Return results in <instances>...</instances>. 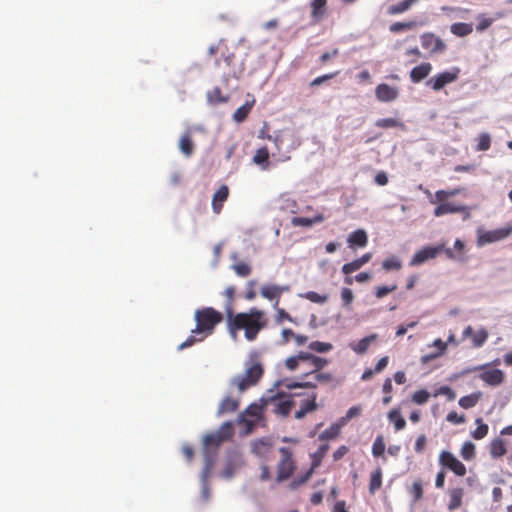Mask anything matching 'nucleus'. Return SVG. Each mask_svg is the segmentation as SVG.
Wrapping results in <instances>:
<instances>
[{
    "instance_id": "obj_1",
    "label": "nucleus",
    "mask_w": 512,
    "mask_h": 512,
    "mask_svg": "<svg viewBox=\"0 0 512 512\" xmlns=\"http://www.w3.org/2000/svg\"><path fill=\"white\" fill-rule=\"evenodd\" d=\"M227 329L232 336L243 330L248 341H254L261 330L267 327L268 319L264 311L251 308L247 312L234 313L230 307L226 310Z\"/></svg>"
},
{
    "instance_id": "obj_2",
    "label": "nucleus",
    "mask_w": 512,
    "mask_h": 512,
    "mask_svg": "<svg viewBox=\"0 0 512 512\" xmlns=\"http://www.w3.org/2000/svg\"><path fill=\"white\" fill-rule=\"evenodd\" d=\"M232 436L233 425L229 421L224 422L217 431L204 436L203 445L207 469L214 464V455H211L210 450L217 449L223 442L229 440Z\"/></svg>"
},
{
    "instance_id": "obj_3",
    "label": "nucleus",
    "mask_w": 512,
    "mask_h": 512,
    "mask_svg": "<svg viewBox=\"0 0 512 512\" xmlns=\"http://www.w3.org/2000/svg\"><path fill=\"white\" fill-rule=\"evenodd\" d=\"M196 328L192 330L194 334H201L204 337L211 335L215 327L223 321L221 312L212 307L198 309L195 312Z\"/></svg>"
},
{
    "instance_id": "obj_4",
    "label": "nucleus",
    "mask_w": 512,
    "mask_h": 512,
    "mask_svg": "<svg viewBox=\"0 0 512 512\" xmlns=\"http://www.w3.org/2000/svg\"><path fill=\"white\" fill-rule=\"evenodd\" d=\"M280 458L276 466V483H281L288 480L296 470V461L294 459V452L289 447L279 448Z\"/></svg>"
},
{
    "instance_id": "obj_5",
    "label": "nucleus",
    "mask_w": 512,
    "mask_h": 512,
    "mask_svg": "<svg viewBox=\"0 0 512 512\" xmlns=\"http://www.w3.org/2000/svg\"><path fill=\"white\" fill-rule=\"evenodd\" d=\"M306 361L313 362V369L310 371V373L317 372L328 364V360L325 358L316 356L309 352L300 351L298 354L288 357L285 360V367L290 371H295Z\"/></svg>"
},
{
    "instance_id": "obj_6",
    "label": "nucleus",
    "mask_w": 512,
    "mask_h": 512,
    "mask_svg": "<svg viewBox=\"0 0 512 512\" xmlns=\"http://www.w3.org/2000/svg\"><path fill=\"white\" fill-rule=\"evenodd\" d=\"M263 375V368L259 363H253L241 376L234 377L231 385L236 386L240 393L255 385Z\"/></svg>"
},
{
    "instance_id": "obj_7",
    "label": "nucleus",
    "mask_w": 512,
    "mask_h": 512,
    "mask_svg": "<svg viewBox=\"0 0 512 512\" xmlns=\"http://www.w3.org/2000/svg\"><path fill=\"white\" fill-rule=\"evenodd\" d=\"M439 464L442 467L451 470L457 476L462 477L466 474L465 465L449 451H442L440 453Z\"/></svg>"
},
{
    "instance_id": "obj_8",
    "label": "nucleus",
    "mask_w": 512,
    "mask_h": 512,
    "mask_svg": "<svg viewBox=\"0 0 512 512\" xmlns=\"http://www.w3.org/2000/svg\"><path fill=\"white\" fill-rule=\"evenodd\" d=\"M438 206L434 209V216L441 217L451 213H463V219L467 220L471 217L470 208L466 205H460L449 202H438Z\"/></svg>"
},
{
    "instance_id": "obj_9",
    "label": "nucleus",
    "mask_w": 512,
    "mask_h": 512,
    "mask_svg": "<svg viewBox=\"0 0 512 512\" xmlns=\"http://www.w3.org/2000/svg\"><path fill=\"white\" fill-rule=\"evenodd\" d=\"M444 250V244H440L437 246H426L421 250L417 251L412 257L409 265L410 266H418L422 263L434 259L437 255Z\"/></svg>"
},
{
    "instance_id": "obj_10",
    "label": "nucleus",
    "mask_w": 512,
    "mask_h": 512,
    "mask_svg": "<svg viewBox=\"0 0 512 512\" xmlns=\"http://www.w3.org/2000/svg\"><path fill=\"white\" fill-rule=\"evenodd\" d=\"M420 39L422 47L432 54L441 53L446 50V44L433 33H423Z\"/></svg>"
},
{
    "instance_id": "obj_11",
    "label": "nucleus",
    "mask_w": 512,
    "mask_h": 512,
    "mask_svg": "<svg viewBox=\"0 0 512 512\" xmlns=\"http://www.w3.org/2000/svg\"><path fill=\"white\" fill-rule=\"evenodd\" d=\"M458 73H459V69H455L454 71H445V72L439 73L438 75L432 77L427 82V84L431 85L433 90L439 91L447 84L454 82L458 78Z\"/></svg>"
},
{
    "instance_id": "obj_12",
    "label": "nucleus",
    "mask_w": 512,
    "mask_h": 512,
    "mask_svg": "<svg viewBox=\"0 0 512 512\" xmlns=\"http://www.w3.org/2000/svg\"><path fill=\"white\" fill-rule=\"evenodd\" d=\"M288 291L287 286H278V285H264L261 288V295L270 301L275 300L273 304V308L277 309L279 305V300L283 292Z\"/></svg>"
},
{
    "instance_id": "obj_13",
    "label": "nucleus",
    "mask_w": 512,
    "mask_h": 512,
    "mask_svg": "<svg viewBox=\"0 0 512 512\" xmlns=\"http://www.w3.org/2000/svg\"><path fill=\"white\" fill-rule=\"evenodd\" d=\"M375 95L376 98L381 102H391L398 97L399 91L396 87L382 83L375 88Z\"/></svg>"
},
{
    "instance_id": "obj_14",
    "label": "nucleus",
    "mask_w": 512,
    "mask_h": 512,
    "mask_svg": "<svg viewBox=\"0 0 512 512\" xmlns=\"http://www.w3.org/2000/svg\"><path fill=\"white\" fill-rule=\"evenodd\" d=\"M251 450L257 457L267 460L272 454V444L268 439H258L252 442Z\"/></svg>"
},
{
    "instance_id": "obj_15",
    "label": "nucleus",
    "mask_w": 512,
    "mask_h": 512,
    "mask_svg": "<svg viewBox=\"0 0 512 512\" xmlns=\"http://www.w3.org/2000/svg\"><path fill=\"white\" fill-rule=\"evenodd\" d=\"M503 372L496 368H482L479 378L489 385H499L503 381Z\"/></svg>"
},
{
    "instance_id": "obj_16",
    "label": "nucleus",
    "mask_w": 512,
    "mask_h": 512,
    "mask_svg": "<svg viewBox=\"0 0 512 512\" xmlns=\"http://www.w3.org/2000/svg\"><path fill=\"white\" fill-rule=\"evenodd\" d=\"M462 336L463 339L471 338L474 347H481L488 338V332L485 329L474 331L471 326H467Z\"/></svg>"
},
{
    "instance_id": "obj_17",
    "label": "nucleus",
    "mask_w": 512,
    "mask_h": 512,
    "mask_svg": "<svg viewBox=\"0 0 512 512\" xmlns=\"http://www.w3.org/2000/svg\"><path fill=\"white\" fill-rule=\"evenodd\" d=\"M229 197V188L227 185H222L213 194L212 197V209L215 214H219L223 208L224 202Z\"/></svg>"
},
{
    "instance_id": "obj_18",
    "label": "nucleus",
    "mask_w": 512,
    "mask_h": 512,
    "mask_svg": "<svg viewBox=\"0 0 512 512\" xmlns=\"http://www.w3.org/2000/svg\"><path fill=\"white\" fill-rule=\"evenodd\" d=\"M509 230H493V231H487L484 233H481L478 236V244L479 245H485L488 243H492L498 240H501L508 236Z\"/></svg>"
},
{
    "instance_id": "obj_19",
    "label": "nucleus",
    "mask_w": 512,
    "mask_h": 512,
    "mask_svg": "<svg viewBox=\"0 0 512 512\" xmlns=\"http://www.w3.org/2000/svg\"><path fill=\"white\" fill-rule=\"evenodd\" d=\"M347 242L350 248L360 247L363 248L368 243V235L365 230L358 229L349 234Z\"/></svg>"
},
{
    "instance_id": "obj_20",
    "label": "nucleus",
    "mask_w": 512,
    "mask_h": 512,
    "mask_svg": "<svg viewBox=\"0 0 512 512\" xmlns=\"http://www.w3.org/2000/svg\"><path fill=\"white\" fill-rule=\"evenodd\" d=\"M448 495H449V502L447 504L448 510L455 511V510L459 509L462 505L464 489L461 487L449 489Z\"/></svg>"
},
{
    "instance_id": "obj_21",
    "label": "nucleus",
    "mask_w": 512,
    "mask_h": 512,
    "mask_svg": "<svg viewBox=\"0 0 512 512\" xmlns=\"http://www.w3.org/2000/svg\"><path fill=\"white\" fill-rule=\"evenodd\" d=\"M432 65L428 62L421 63L414 67L410 72V79L413 83H419L425 79L431 72Z\"/></svg>"
},
{
    "instance_id": "obj_22",
    "label": "nucleus",
    "mask_w": 512,
    "mask_h": 512,
    "mask_svg": "<svg viewBox=\"0 0 512 512\" xmlns=\"http://www.w3.org/2000/svg\"><path fill=\"white\" fill-rule=\"evenodd\" d=\"M240 401L237 398L226 396L219 404L217 415L221 416L235 412L239 407Z\"/></svg>"
},
{
    "instance_id": "obj_23",
    "label": "nucleus",
    "mask_w": 512,
    "mask_h": 512,
    "mask_svg": "<svg viewBox=\"0 0 512 512\" xmlns=\"http://www.w3.org/2000/svg\"><path fill=\"white\" fill-rule=\"evenodd\" d=\"M378 338L377 334H371L359 340L358 342L350 343V348L359 355L365 354L369 348V345L376 341Z\"/></svg>"
},
{
    "instance_id": "obj_24",
    "label": "nucleus",
    "mask_w": 512,
    "mask_h": 512,
    "mask_svg": "<svg viewBox=\"0 0 512 512\" xmlns=\"http://www.w3.org/2000/svg\"><path fill=\"white\" fill-rule=\"evenodd\" d=\"M317 395L314 393L311 399H306L301 402L299 410L295 412L296 419H302L306 416L307 413L312 412L317 409L316 403Z\"/></svg>"
},
{
    "instance_id": "obj_25",
    "label": "nucleus",
    "mask_w": 512,
    "mask_h": 512,
    "mask_svg": "<svg viewBox=\"0 0 512 512\" xmlns=\"http://www.w3.org/2000/svg\"><path fill=\"white\" fill-rule=\"evenodd\" d=\"M324 221V216L321 213L314 215L311 218L308 217H293L291 219V224L294 227L303 226V227H311L314 224H318Z\"/></svg>"
},
{
    "instance_id": "obj_26",
    "label": "nucleus",
    "mask_w": 512,
    "mask_h": 512,
    "mask_svg": "<svg viewBox=\"0 0 512 512\" xmlns=\"http://www.w3.org/2000/svg\"><path fill=\"white\" fill-rule=\"evenodd\" d=\"M274 412L283 417L289 415L294 401L290 398L287 399H275L274 401Z\"/></svg>"
},
{
    "instance_id": "obj_27",
    "label": "nucleus",
    "mask_w": 512,
    "mask_h": 512,
    "mask_svg": "<svg viewBox=\"0 0 512 512\" xmlns=\"http://www.w3.org/2000/svg\"><path fill=\"white\" fill-rule=\"evenodd\" d=\"M254 104V99H252L251 101H246L243 105L236 109V111L233 114V120L237 123L245 121L249 113L251 112Z\"/></svg>"
},
{
    "instance_id": "obj_28",
    "label": "nucleus",
    "mask_w": 512,
    "mask_h": 512,
    "mask_svg": "<svg viewBox=\"0 0 512 512\" xmlns=\"http://www.w3.org/2000/svg\"><path fill=\"white\" fill-rule=\"evenodd\" d=\"M382 477L383 472L380 467H377L375 470H373L370 474V481H369V493L371 495H374L376 491H378L382 486Z\"/></svg>"
},
{
    "instance_id": "obj_29",
    "label": "nucleus",
    "mask_w": 512,
    "mask_h": 512,
    "mask_svg": "<svg viewBox=\"0 0 512 512\" xmlns=\"http://www.w3.org/2000/svg\"><path fill=\"white\" fill-rule=\"evenodd\" d=\"M328 450H329V445L322 444L318 447V449L313 454H311V466L309 468L310 470H312L314 472L315 469L321 465Z\"/></svg>"
},
{
    "instance_id": "obj_30",
    "label": "nucleus",
    "mask_w": 512,
    "mask_h": 512,
    "mask_svg": "<svg viewBox=\"0 0 512 512\" xmlns=\"http://www.w3.org/2000/svg\"><path fill=\"white\" fill-rule=\"evenodd\" d=\"M344 425L341 424L340 420L337 422V423H333L329 428H327L326 430H324L320 435H319V440L321 441H327V440H334L336 439L340 433H341V428L343 427Z\"/></svg>"
},
{
    "instance_id": "obj_31",
    "label": "nucleus",
    "mask_w": 512,
    "mask_h": 512,
    "mask_svg": "<svg viewBox=\"0 0 512 512\" xmlns=\"http://www.w3.org/2000/svg\"><path fill=\"white\" fill-rule=\"evenodd\" d=\"M388 420L394 424V428L396 431L403 430L406 427V421L402 417L399 409L394 408L388 412L387 415Z\"/></svg>"
},
{
    "instance_id": "obj_32",
    "label": "nucleus",
    "mask_w": 512,
    "mask_h": 512,
    "mask_svg": "<svg viewBox=\"0 0 512 512\" xmlns=\"http://www.w3.org/2000/svg\"><path fill=\"white\" fill-rule=\"evenodd\" d=\"M269 150L266 146L259 148L253 156V162L257 165H261L262 169L266 170L269 166Z\"/></svg>"
},
{
    "instance_id": "obj_33",
    "label": "nucleus",
    "mask_w": 512,
    "mask_h": 512,
    "mask_svg": "<svg viewBox=\"0 0 512 512\" xmlns=\"http://www.w3.org/2000/svg\"><path fill=\"white\" fill-rule=\"evenodd\" d=\"M464 191V188H454L451 190H438L435 192V200H431V203L444 202L449 197H454Z\"/></svg>"
},
{
    "instance_id": "obj_34",
    "label": "nucleus",
    "mask_w": 512,
    "mask_h": 512,
    "mask_svg": "<svg viewBox=\"0 0 512 512\" xmlns=\"http://www.w3.org/2000/svg\"><path fill=\"white\" fill-rule=\"evenodd\" d=\"M179 148L181 152L187 157L193 154L194 144L189 133L182 135L179 141Z\"/></svg>"
},
{
    "instance_id": "obj_35",
    "label": "nucleus",
    "mask_w": 512,
    "mask_h": 512,
    "mask_svg": "<svg viewBox=\"0 0 512 512\" xmlns=\"http://www.w3.org/2000/svg\"><path fill=\"white\" fill-rule=\"evenodd\" d=\"M418 0H403L395 5H391L388 8V14L397 15L406 12L410 7Z\"/></svg>"
},
{
    "instance_id": "obj_36",
    "label": "nucleus",
    "mask_w": 512,
    "mask_h": 512,
    "mask_svg": "<svg viewBox=\"0 0 512 512\" xmlns=\"http://www.w3.org/2000/svg\"><path fill=\"white\" fill-rule=\"evenodd\" d=\"M375 125L377 127H379V128H382V129H389V128L405 129V124L403 122H401L400 120L395 119V118L378 119L375 122Z\"/></svg>"
},
{
    "instance_id": "obj_37",
    "label": "nucleus",
    "mask_w": 512,
    "mask_h": 512,
    "mask_svg": "<svg viewBox=\"0 0 512 512\" xmlns=\"http://www.w3.org/2000/svg\"><path fill=\"white\" fill-rule=\"evenodd\" d=\"M506 453L505 443L502 439L497 438L490 443V454L493 458H499Z\"/></svg>"
},
{
    "instance_id": "obj_38",
    "label": "nucleus",
    "mask_w": 512,
    "mask_h": 512,
    "mask_svg": "<svg viewBox=\"0 0 512 512\" xmlns=\"http://www.w3.org/2000/svg\"><path fill=\"white\" fill-rule=\"evenodd\" d=\"M481 396H482L481 392L472 393V394L461 397L459 399L458 403L463 409H469V408L474 407L478 403Z\"/></svg>"
},
{
    "instance_id": "obj_39",
    "label": "nucleus",
    "mask_w": 512,
    "mask_h": 512,
    "mask_svg": "<svg viewBox=\"0 0 512 512\" xmlns=\"http://www.w3.org/2000/svg\"><path fill=\"white\" fill-rule=\"evenodd\" d=\"M472 31V24L459 22L451 25V32L459 37H465L472 33Z\"/></svg>"
},
{
    "instance_id": "obj_40",
    "label": "nucleus",
    "mask_w": 512,
    "mask_h": 512,
    "mask_svg": "<svg viewBox=\"0 0 512 512\" xmlns=\"http://www.w3.org/2000/svg\"><path fill=\"white\" fill-rule=\"evenodd\" d=\"M418 26L417 21H408V22H394L389 26V31L391 33H400L406 30L413 29Z\"/></svg>"
},
{
    "instance_id": "obj_41",
    "label": "nucleus",
    "mask_w": 512,
    "mask_h": 512,
    "mask_svg": "<svg viewBox=\"0 0 512 512\" xmlns=\"http://www.w3.org/2000/svg\"><path fill=\"white\" fill-rule=\"evenodd\" d=\"M433 346H435L437 349H438V352L435 353V354H430V355H426V356H423L421 358V361L422 363H427L429 362L430 360L432 359H435L437 357H439L440 355H442L446 349H447V343L442 341L441 339H436L434 340L433 342Z\"/></svg>"
},
{
    "instance_id": "obj_42",
    "label": "nucleus",
    "mask_w": 512,
    "mask_h": 512,
    "mask_svg": "<svg viewBox=\"0 0 512 512\" xmlns=\"http://www.w3.org/2000/svg\"><path fill=\"white\" fill-rule=\"evenodd\" d=\"M327 0H313L311 3V15L315 20H319L325 13Z\"/></svg>"
},
{
    "instance_id": "obj_43",
    "label": "nucleus",
    "mask_w": 512,
    "mask_h": 512,
    "mask_svg": "<svg viewBox=\"0 0 512 512\" xmlns=\"http://www.w3.org/2000/svg\"><path fill=\"white\" fill-rule=\"evenodd\" d=\"M475 422L477 428L471 432V436L476 440L483 439L488 434V425L483 422L482 418H477Z\"/></svg>"
},
{
    "instance_id": "obj_44",
    "label": "nucleus",
    "mask_w": 512,
    "mask_h": 512,
    "mask_svg": "<svg viewBox=\"0 0 512 512\" xmlns=\"http://www.w3.org/2000/svg\"><path fill=\"white\" fill-rule=\"evenodd\" d=\"M300 297L317 304H324L328 301L329 298L327 294L321 295L315 291H308L306 293L301 294Z\"/></svg>"
},
{
    "instance_id": "obj_45",
    "label": "nucleus",
    "mask_w": 512,
    "mask_h": 512,
    "mask_svg": "<svg viewBox=\"0 0 512 512\" xmlns=\"http://www.w3.org/2000/svg\"><path fill=\"white\" fill-rule=\"evenodd\" d=\"M385 442L382 435H378L372 445V455L376 458L382 457L385 452Z\"/></svg>"
},
{
    "instance_id": "obj_46",
    "label": "nucleus",
    "mask_w": 512,
    "mask_h": 512,
    "mask_svg": "<svg viewBox=\"0 0 512 512\" xmlns=\"http://www.w3.org/2000/svg\"><path fill=\"white\" fill-rule=\"evenodd\" d=\"M409 493L413 497V502H417L423 497V485L420 479H417L413 482L411 487L409 488Z\"/></svg>"
},
{
    "instance_id": "obj_47",
    "label": "nucleus",
    "mask_w": 512,
    "mask_h": 512,
    "mask_svg": "<svg viewBox=\"0 0 512 512\" xmlns=\"http://www.w3.org/2000/svg\"><path fill=\"white\" fill-rule=\"evenodd\" d=\"M430 396L431 395L427 390L421 389V390L415 391L412 394L411 400L413 403H415L417 405H423L428 402V400L430 399Z\"/></svg>"
},
{
    "instance_id": "obj_48",
    "label": "nucleus",
    "mask_w": 512,
    "mask_h": 512,
    "mask_svg": "<svg viewBox=\"0 0 512 512\" xmlns=\"http://www.w3.org/2000/svg\"><path fill=\"white\" fill-rule=\"evenodd\" d=\"M308 348L317 353H326L332 350L333 346L328 342L313 341L309 343Z\"/></svg>"
},
{
    "instance_id": "obj_49",
    "label": "nucleus",
    "mask_w": 512,
    "mask_h": 512,
    "mask_svg": "<svg viewBox=\"0 0 512 512\" xmlns=\"http://www.w3.org/2000/svg\"><path fill=\"white\" fill-rule=\"evenodd\" d=\"M461 457L466 461H470L475 458V445L472 442L467 441L463 444L461 448Z\"/></svg>"
},
{
    "instance_id": "obj_50",
    "label": "nucleus",
    "mask_w": 512,
    "mask_h": 512,
    "mask_svg": "<svg viewBox=\"0 0 512 512\" xmlns=\"http://www.w3.org/2000/svg\"><path fill=\"white\" fill-rule=\"evenodd\" d=\"M234 272L240 277H247L251 274L252 268L246 262H238L232 265Z\"/></svg>"
},
{
    "instance_id": "obj_51",
    "label": "nucleus",
    "mask_w": 512,
    "mask_h": 512,
    "mask_svg": "<svg viewBox=\"0 0 512 512\" xmlns=\"http://www.w3.org/2000/svg\"><path fill=\"white\" fill-rule=\"evenodd\" d=\"M205 338L206 337H204V335L194 334L192 332V334L178 346V350H183L185 348L191 347L195 343L203 341Z\"/></svg>"
},
{
    "instance_id": "obj_52",
    "label": "nucleus",
    "mask_w": 512,
    "mask_h": 512,
    "mask_svg": "<svg viewBox=\"0 0 512 512\" xmlns=\"http://www.w3.org/2000/svg\"><path fill=\"white\" fill-rule=\"evenodd\" d=\"M382 267L386 271L400 270L402 267L401 261L396 257H390L383 261Z\"/></svg>"
},
{
    "instance_id": "obj_53",
    "label": "nucleus",
    "mask_w": 512,
    "mask_h": 512,
    "mask_svg": "<svg viewBox=\"0 0 512 512\" xmlns=\"http://www.w3.org/2000/svg\"><path fill=\"white\" fill-rule=\"evenodd\" d=\"M362 407L360 405L353 406L349 408L346 412V415L341 417L339 420L341 424L345 425L348 421L353 419L354 417H357L361 414Z\"/></svg>"
},
{
    "instance_id": "obj_54",
    "label": "nucleus",
    "mask_w": 512,
    "mask_h": 512,
    "mask_svg": "<svg viewBox=\"0 0 512 512\" xmlns=\"http://www.w3.org/2000/svg\"><path fill=\"white\" fill-rule=\"evenodd\" d=\"M490 146H491V138H490L489 134H487V133L480 134L478 137V144H477L476 149L478 151H486L490 148Z\"/></svg>"
},
{
    "instance_id": "obj_55",
    "label": "nucleus",
    "mask_w": 512,
    "mask_h": 512,
    "mask_svg": "<svg viewBox=\"0 0 512 512\" xmlns=\"http://www.w3.org/2000/svg\"><path fill=\"white\" fill-rule=\"evenodd\" d=\"M341 300L344 307L349 308L354 300V295L351 289L342 288Z\"/></svg>"
},
{
    "instance_id": "obj_56",
    "label": "nucleus",
    "mask_w": 512,
    "mask_h": 512,
    "mask_svg": "<svg viewBox=\"0 0 512 512\" xmlns=\"http://www.w3.org/2000/svg\"><path fill=\"white\" fill-rule=\"evenodd\" d=\"M208 98L211 103H222L227 101V97L222 96V92L218 87L208 93Z\"/></svg>"
},
{
    "instance_id": "obj_57",
    "label": "nucleus",
    "mask_w": 512,
    "mask_h": 512,
    "mask_svg": "<svg viewBox=\"0 0 512 512\" xmlns=\"http://www.w3.org/2000/svg\"><path fill=\"white\" fill-rule=\"evenodd\" d=\"M309 375H314L315 380L319 383H327L332 381V375L330 373L320 372V370L314 373H310V371H308L303 376L307 377Z\"/></svg>"
},
{
    "instance_id": "obj_58",
    "label": "nucleus",
    "mask_w": 512,
    "mask_h": 512,
    "mask_svg": "<svg viewBox=\"0 0 512 512\" xmlns=\"http://www.w3.org/2000/svg\"><path fill=\"white\" fill-rule=\"evenodd\" d=\"M439 395L446 396L450 401H453L456 398V393L449 386H441L433 394L434 397Z\"/></svg>"
},
{
    "instance_id": "obj_59",
    "label": "nucleus",
    "mask_w": 512,
    "mask_h": 512,
    "mask_svg": "<svg viewBox=\"0 0 512 512\" xmlns=\"http://www.w3.org/2000/svg\"><path fill=\"white\" fill-rule=\"evenodd\" d=\"M361 267H363V266L360 264V262L357 259H355L349 263L344 264L342 266V272L345 275H350L353 272L359 270Z\"/></svg>"
},
{
    "instance_id": "obj_60",
    "label": "nucleus",
    "mask_w": 512,
    "mask_h": 512,
    "mask_svg": "<svg viewBox=\"0 0 512 512\" xmlns=\"http://www.w3.org/2000/svg\"><path fill=\"white\" fill-rule=\"evenodd\" d=\"M446 420L452 424H463L466 419H465V416L464 415H459L457 412L455 411H451L447 414L446 416Z\"/></svg>"
},
{
    "instance_id": "obj_61",
    "label": "nucleus",
    "mask_w": 512,
    "mask_h": 512,
    "mask_svg": "<svg viewBox=\"0 0 512 512\" xmlns=\"http://www.w3.org/2000/svg\"><path fill=\"white\" fill-rule=\"evenodd\" d=\"M337 74H338V72H334V73H329V74H324V75L318 76L310 82V86H319V85L323 84L324 82L334 78Z\"/></svg>"
},
{
    "instance_id": "obj_62",
    "label": "nucleus",
    "mask_w": 512,
    "mask_h": 512,
    "mask_svg": "<svg viewBox=\"0 0 512 512\" xmlns=\"http://www.w3.org/2000/svg\"><path fill=\"white\" fill-rule=\"evenodd\" d=\"M397 286L396 285H392V286H380L376 289V297L377 298H383L385 297L386 295H388L390 292H393L394 290H396Z\"/></svg>"
},
{
    "instance_id": "obj_63",
    "label": "nucleus",
    "mask_w": 512,
    "mask_h": 512,
    "mask_svg": "<svg viewBox=\"0 0 512 512\" xmlns=\"http://www.w3.org/2000/svg\"><path fill=\"white\" fill-rule=\"evenodd\" d=\"M427 444V438L425 435H419L416 439L414 450L417 453H422L426 447Z\"/></svg>"
},
{
    "instance_id": "obj_64",
    "label": "nucleus",
    "mask_w": 512,
    "mask_h": 512,
    "mask_svg": "<svg viewBox=\"0 0 512 512\" xmlns=\"http://www.w3.org/2000/svg\"><path fill=\"white\" fill-rule=\"evenodd\" d=\"M491 24H492V19L481 16L478 19V24L476 26V30L479 32H482V31L486 30Z\"/></svg>"
}]
</instances>
